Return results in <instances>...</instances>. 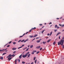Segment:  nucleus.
I'll list each match as a JSON object with an SVG mask.
<instances>
[{
    "mask_svg": "<svg viewBox=\"0 0 64 64\" xmlns=\"http://www.w3.org/2000/svg\"><path fill=\"white\" fill-rule=\"evenodd\" d=\"M21 41V40H20L18 41V42H20V41Z\"/></svg>",
    "mask_w": 64,
    "mask_h": 64,
    "instance_id": "nucleus-37",
    "label": "nucleus"
},
{
    "mask_svg": "<svg viewBox=\"0 0 64 64\" xmlns=\"http://www.w3.org/2000/svg\"><path fill=\"white\" fill-rule=\"evenodd\" d=\"M28 33H29V32H26V34H28Z\"/></svg>",
    "mask_w": 64,
    "mask_h": 64,
    "instance_id": "nucleus-43",
    "label": "nucleus"
},
{
    "mask_svg": "<svg viewBox=\"0 0 64 64\" xmlns=\"http://www.w3.org/2000/svg\"><path fill=\"white\" fill-rule=\"evenodd\" d=\"M42 43H43V44H46V42H43Z\"/></svg>",
    "mask_w": 64,
    "mask_h": 64,
    "instance_id": "nucleus-13",
    "label": "nucleus"
},
{
    "mask_svg": "<svg viewBox=\"0 0 64 64\" xmlns=\"http://www.w3.org/2000/svg\"><path fill=\"white\" fill-rule=\"evenodd\" d=\"M36 42L37 43H39V42H40V40H37L36 41Z\"/></svg>",
    "mask_w": 64,
    "mask_h": 64,
    "instance_id": "nucleus-21",
    "label": "nucleus"
},
{
    "mask_svg": "<svg viewBox=\"0 0 64 64\" xmlns=\"http://www.w3.org/2000/svg\"><path fill=\"white\" fill-rule=\"evenodd\" d=\"M59 39H60V36H59Z\"/></svg>",
    "mask_w": 64,
    "mask_h": 64,
    "instance_id": "nucleus-48",
    "label": "nucleus"
},
{
    "mask_svg": "<svg viewBox=\"0 0 64 64\" xmlns=\"http://www.w3.org/2000/svg\"><path fill=\"white\" fill-rule=\"evenodd\" d=\"M6 53H4L2 54V55H5V54H6Z\"/></svg>",
    "mask_w": 64,
    "mask_h": 64,
    "instance_id": "nucleus-26",
    "label": "nucleus"
},
{
    "mask_svg": "<svg viewBox=\"0 0 64 64\" xmlns=\"http://www.w3.org/2000/svg\"><path fill=\"white\" fill-rule=\"evenodd\" d=\"M34 29H36V27H34Z\"/></svg>",
    "mask_w": 64,
    "mask_h": 64,
    "instance_id": "nucleus-46",
    "label": "nucleus"
},
{
    "mask_svg": "<svg viewBox=\"0 0 64 64\" xmlns=\"http://www.w3.org/2000/svg\"><path fill=\"white\" fill-rule=\"evenodd\" d=\"M56 19H57V20H58L59 19V18H56Z\"/></svg>",
    "mask_w": 64,
    "mask_h": 64,
    "instance_id": "nucleus-55",
    "label": "nucleus"
},
{
    "mask_svg": "<svg viewBox=\"0 0 64 64\" xmlns=\"http://www.w3.org/2000/svg\"><path fill=\"white\" fill-rule=\"evenodd\" d=\"M40 47H41L40 46H36V48H37V49H39V48H40Z\"/></svg>",
    "mask_w": 64,
    "mask_h": 64,
    "instance_id": "nucleus-5",
    "label": "nucleus"
},
{
    "mask_svg": "<svg viewBox=\"0 0 64 64\" xmlns=\"http://www.w3.org/2000/svg\"><path fill=\"white\" fill-rule=\"evenodd\" d=\"M10 46V45H9L7 46V47H9Z\"/></svg>",
    "mask_w": 64,
    "mask_h": 64,
    "instance_id": "nucleus-40",
    "label": "nucleus"
},
{
    "mask_svg": "<svg viewBox=\"0 0 64 64\" xmlns=\"http://www.w3.org/2000/svg\"><path fill=\"white\" fill-rule=\"evenodd\" d=\"M38 36V34H35L34 36H33L34 38V37H37Z\"/></svg>",
    "mask_w": 64,
    "mask_h": 64,
    "instance_id": "nucleus-10",
    "label": "nucleus"
},
{
    "mask_svg": "<svg viewBox=\"0 0 64 64\" xmlns=\"http://www.w3.org/2000/svg\"><path fill=\"white\" fill-rule=\"evenodd\" d=\"M25 63V62H24L23 61L22 62V64H24Z\"/></svg>",
    "mask_w": 64,
    "mask_h": 64,
    "instance_id": "nucleus-30",
    "label": "nucleus"
},
{
    "mask_svg": "<svg viewBox=\"0 0 64 64\" xmlns=\"http://www.w3.org/2000/svg\"><path fill=\"white\" fill-rule=\"evenodd\" d=\"M56 31H57V30H54V31L55 32H56Z\"/></svg>",
    "mask_w": 64,
    "mask_h": 64,
    "instance_id": "nucleus-31",
    "label": "nucleus"
},
{
    "mask_svg": "<svg viewBox=\"0 0 64 64\" xmlns=\"http://www.w3.org/2000/svg\"><path fill=\"white\" fill-rule=\"evenodd\" d=\"M22 54L19 57V59H21V58H22Z\"/></svg>",
    "mask_w": 64,
    "mask_h": 64,
    "instance_id": "nucleus-6",
    "label": "nucleus"
},
{
    "mask_svg": "<svg viewBox=\"0 0 64 64\" xmlns=\"http://www.w3.org/2000/svg\"><path fill=\"white\" fill-rule=\"evenodd\" d=\"M34 28H32V30H34Z\"/></svg>",
    "mask_w": 64,
    "mask_h": 64,
    "instance_id": "nucleus-51",
    "label": "nucleus"
},
{
    "mask_svg": "<svg viewBox=\"0 0 64 64\" xmlns=\"http://www.w3.org/2000/svg\"><path fill=\"white\" fill-rule=\"evenodd\" d=\"M42 48H41L40 49V50H42Z\"/></svg>",
    "mask_w": 64,
    "mask_h": 64,
    "instance_id": "nucleus-42",
    "label": "nucleus"
},
{
    "mask_svg": "<svg viewBox=\"0 0 64 64\" xmlns=\"http://www.w3.org/2000/svg\"><path fill=\"white\" fill-rule=\"evenodd\" d=\"M31 64H34L33 62H32Z\"/></svg>",
    "mask_w": 64,
    "mask_h": 64,
    "instance_id": "nucleus-57",
    "label": "nucleus"
},
{
    "mask_svg": "<svg viewBox=\"0 0 64 64\" xmlns=\"http://www.w3.org/2000/svg\"><path fill=\"white\" fill-rule=\"evenodd\" d=\"M36 39H39V38H36Z\"/></svg>",
    "mask_w": 64,
    "mask_h": 64,
    "instance_id": "nucleus-58",
    "label": "nucleus"
},
{
    "mask_svg": "<svg viewBox=\"0 0 64 64\" xmlns=\"http://www.w3.org/2000/svg\"><path fill=\"white\" fill-rule=\"evenodd\" d=\"M0 59L1 60H3V57H1L0 58Z\"/></svg>",
    "mask_w": 64,
    "mask_h": 64,
    "instance_id": "nucleus-16",
    "label": "nucleus"
},
{
    "mask_svg": "<svg viewBox=\"0 0 64 64\" xmlns=\"http://www.w3.org/2000/svg\"><path fill=\"white\" fill-rule=\"evenodd\" d=\"M35 38H34L33 40H32V41H33L34 40H35Z\"/></svg>",
    "mask_w": 64,
    "mask_h": 64,
    "instance_id": "nucleus-47",
    "label": "nucleus"
},
{
    "mask_svg": "<svg viewBox=\"0 0 64 64\" xmlns=\"http://www.w3.org/2000/svg\"><path fill=\"white\" fill-rule=\"evenodd\" d=\"M64 24H63L62 25V27H64Z\"/></svg>",
    "mask_w": 64,
    "mask_h": 64,
    "instance_id": "nucleus-54",
    "label": "nucleus"
},
{
    "mask_svg": "<svg viewBox=\"0 0 64 64\" xmlns=\"http://www.w3.org/2000/svg\"><path fill=\"white\" fill-rule=\"evenodd\" d=\"M52 26V25L50 26V27H51Z\"/></svg>",
    "mask_w": 64,
    "mask_h": 64,
    "instance_id": "nucleus-63",
    "label": "nucleus"
},
{
    "mask_svg": "<svg viewBox=\"0 0 64 64\" xmlns=\"http://www.w3.org/2000/svg\"><path fill=\"white\" fill-rule=\"evenodd\" d=\"M16 50V48H12V50Z\"/></svg>",
    "mask_w": 64,
    "mask_h": 64,
    "instance_id": "nucleus-12",
    "label": "nucleus"
},
{
    "mask_svg": "<svg viewBox=\"0 0 64 64\" xmlns=\"http://www.w3.org/2000/svg\"><path fill=\"white\" fill-rule=\"evenodd\" d=\"M61 33L60 32H58V33L57 34H56V36H58V35H59V34H61Z\"/></svg>",
    "mask_w": 64,
    "mask_h": 64,
    "instance_id": "nucleus-8",
    "label": "nucleus"
},
{
    "mask_svg": "<svg viewBox=\"0 0 64 64\" xmlns=\"http://www.w3.org/2000/svg\"><path fill=\"white\" fill-rule=\"evenodd\" d=\"M14 54L12 55H11V56H12V57H14L15 56V54Z\"/></svg>",
    "mask_w": 64,
    "mask_h": 64,
    "instance_id": "nucleus-14",
    "label": "nucleus"
},
{
    "mask_svg": "<svg viewBox=\"0 0 64 64\" xmlns=\"http://www.w3.org/2000/svg\"><path fill=\"white\" fill-rule=\"evenodd\" d=\"M7 51H8V50H6L5 51V52H7Z\"/></svg>",
    "mask_w": 64,
    "mask_h": 64,
    "instance_id": "nucleus-61",
    "label": "nucleus"
},
{
    "mask_svg": "<svg viewBox=\"0 0 64 64\" xmlns=\"http://www.w3.org/2000/svg\"><path fill=\"white\" fill-rule=\"evenodd\" d=\"M39 52H36V54H38L39 53Z\"/></svg>",
    "mask_w": 64,
    "mask_h": 64,
    "instance_id": "nucleus-34",
    "label": "nucleus"
},
{
    "mask_svg": "<svg viewBox=\"0 0 64 64\" xmlns=\"http://www.w3.org/2000/svg\"><path fill=\"white\" fill-rule=\"evenodd\" d=\"M32 54H34V52H32Z\"/></svg>",
    "mask_w": 64,
    "mask_h": 64,
    "instance_id": "nucleus-53",
    "label": "nucleus"
},
{
    "mask_svg": "<svg viewBox=\"0 0 64 64\" xmlns=\"http://www.w3.org/2000/svg\"><path fill=\"white\" fill-rule=\"evenodd\" d=\"M11 55V54H10L8 56V57H9L8 58V60H9V61H10V60L12 59V57H11V56H12Z\"/></svg>",
    "mask_w": 64,
    "mask_h": 64,
    "instance_id": "nucleus-2",
    "label": "nucleus"
},
{
    "mask_svg": "<svg viewBox=\"0 0 64 64\" xmlns=\"http://www.w3.org/2000/svg\"><path fill=\"white\" fill-rule=\"evenodd\" d=\"M44 27V26H43L42 27V28H43Z\"/></svg>",
    "mask_w": 64,
    "mask_h": 64,
    "instance_id": "nucleus-59",
    "label": "nucleus"
},
{
    "mask_svg": "<svg viewBox=\"0 0 64 64\" xmlns=\"http://www.w3.org/2000/svg\"><path fill=\"white\" fill-rule=\"evenodd\" d=\"M57 28H58H58H59V27L58 26H57Z\"/></svg>",
    "mask_w": 64,
    "mask_h": 64,
    "instance_id": "nucleus-45",
    "label": "nucleus"
},
{
    "mask_svg": "<svg viewBox=\"0 0 64 64\" xmlns=\"http://www.w3.org/2000/svg\"><path fill=\"white\" fill-rule=\"evenodd\" d=\"M12 43L13 44L15 45V44H16V42H13Z\"/></svg>",
    "mask_w": 64,
    "mask_h": 64,
    "instance_id": "nucleus-17",
    "label": "nucleus"
},
{
    "mask_svg": "<svg viewBox=\"0 0 64 64\" xmlns=\"http://www.w3.org/2000/svg\"><path fill=\"white\" fill-rule=\"evenodd\" d=\"M32 52H34V53H35V52H36V50H33V51H32Z\"/></svg>",
    "mask_w": 64,
    "mask_h": 64,
    "instance_id": "nucleus-25",
    "label": "nucleus"
},
{
    "mask_svg": "<svg viewBox=\"0 0 64 64\" xmlns=\"http://www.w3.org/2000/svg\"><path fill=\"white\" fill-rule=\"evenodd\" d=\"M35 59H36V57H34V60H35Z\"/></svg>",
    "mask_w": 64,
    "mask_h": 64,
    "instance_id": "nucleus-35",
    "label": "nucleus"
},
{
    "mask_svg": "<svg viewBox=\"0 0 64 64\" xmlns=\"http://www.w3.org/2000/svg\"><path fill=\"white\" fill-rule=\"evenodd\" d=\"M28 50H29L28 48H27L26 50V51H28Z\"/></svg>",
    "mask_w": 64,
    "mask_h": 64,
    "instance_id": "nucleus-33",
    "label": "nucleus"
},
{
    "mask_svg": "<svg viewBox=\"0 0 64 64\" xmlns=\"http://www.w3.org/2000/svg\"><path fill=\"white\" fill-rule=\"evenodd\" d=\"M39 25L40 26H42V24H39Z\"/></svg>",
    "mask_w": 64,
    "mask_h": 64,
    "instance_id": "nucleus-41",
    "label": "nucleus"
},
{
    "mask_svg": "<svg viewBox=\"0 0 64 64\" xmlns=\"http://www.w3.org/2000/svg\"><path fill=\"white\" fill-rule=\"evenodd\" d=\"M12 42V41H10L9 42V44H10V43H11Z\"/></svg>",
    "mask_w": 64,
    "mask_h": 64,
    "instance_id": "nucleus-39",
    "label": "nucleus"
},
{
    "mask_svg": "<svg viewBox=\"0 0 64 64\" xmlns=\"http://www.w3.org/2000/svg\"><path fill=\"white\" fill-rule=\"evenodd\" d=\"M52 32H51L50 33V36H51L52 35Z\"/></svg>",
    "mask_w": 64,
    "mask_h": 64,
    "instance_id": "nucleus-27",
    "label": "nucleus"
},
{
    "mask_svg": "<svg viewBox=\"0 0 64 64\" xmlns=\"http://www.w3.org/2000/svg\"><path fill=\"white\" fill-rule=\"evenodd\" d=\"M27 56L26 54L24 55V54H23L22 56V57L23 58H25Z\"/></svg>",
    "mask_w": 64,
    "mask_h": 64,
    "instance_id": "nucleus-3",
    "label": "nucleus"
},
{
    "mask_svg": "<svg viewBox=\"0 0 64 64\" xmlns=\"http://www.w3.org/2000/svg\"><path fill=\"white\" fill-rule=\"evenodd\" d=\"M56 44V42H55V41L53 43V44H54V45H55V44Z\"/></svg>",
    "mask_w": 64,
    "mask_h": 64,
    "instance_id": "nucleus-24",
    "label": "nucleus"
},
{
    "mask_svg": "<svg viewBox=\"0 0 64 64\" xmlns=\"http://www.w3.org/2000/svg\"><path fill=\"white\" fill-rule=\"evenodd\" d=\"M48 40L47 41V42H50V40Z\"/></svg>",
    "mask_w": 64,
    "mask_h": 64,
    "instance_id": "nucleus-23",
    "label": "nucleus"
},
{
    "mask_svg": "<svg viewBox=\"0 0 64 64\" xmlns=\"http://www.w3.org/2000/svg\"><path fill=\"white\" fill-rule=\"evenodd\" d=\"M32 29L30 30H29V32H31V31H32Z\"/></svg>",
    "mask_w": 64,
    "mask_h": 64,
    "instance_id": "nucleus-36",
    "label": "nucleus"
},
{
    "mask_svg": "<svg viewBox=\"0 0 64 64\" xmlns=\"http://www.w3.org/2000/svg\"><path fill=\"white\" fill-rule=\"evenodd\" d=\"M33 45L30 46V48H32V47H33Z\"/></svg>",
    "mask_w": 64,
    "mask_h": 64,
    "instance_id": "nucleus-18",
    "label": "nucleus"
},
{
    "mask_svg": "<svg viewBox=\"0 0 64 64\" xmlns=\"http://www.w3.org/2000/svg\"><path fill=\"white\" fill-rule=\"evenodd\" d=\"M59 26H62V25L61 24H59Z\"/></svg>",
    "mask_w": 64,
    "mask_h": 64,
    "instance_id": "nucleus-52",
    "label": "nucleus"
},
{
    "mask_svg": "<svg viewBox=\"0 0 64 64\" xmlns=\"http://www.w3.org/2000/svg\"><path fill=\"white\" fill-rule=\"evenodd\" d=\"M62 47V48H64V45H63Z\"/></svg>",
    "mask_w": 64,
    "mask_h": 64,
    "instance_id": "nucleus-44",
    "label": "nucleus"
},
{
    "mask_svg": "<svg viewBox=\"0 0 64 64\" xmlns=\"http://www.w3.org/2000/svg\"><path fill=\"white\" fill-rule=\"evenodd\" d=\"M63 39H64V37H62V40H60V42H58V45H60V44L62 46L63 45V43H64V40Z\"/></svg>",
    "mask_w": 64,
    "mask_h": 64,
    "instance_id": "nucleus-1",
    "label": "nucleus"
},
{
    "mask_svg": "<svg viewBox=\"0 0 64 64\" xmlns=\"http://www.w3.org/2000/svg\"><path fill=\"white\" fill-rule=\"evenodd\" d=\"M45 30H43L42 32V34H43V32H44V31H45Z\"/></svg>",
    "mask_w": 64,
    "mask_h": 64,
    "instance_id": "nucleus-19",
    "label": "nucleus"
},
{
    "mask_svg": "<svg viewBox=\"0 0 64 64\" xmlns=\"http://www.w3.org/2000/svg\"><path fill=\"white\" fill-rule=\"evenodd\" d=\"M29 46H28V47H29Z\"/></svg>",
    "mask_w": 64,
    "mask_h": 64,
    "instance_id": "nucleus-62",
    "label": "nucleus"
},
{
    "mask_svg": "<svg viewBox=\"0 0 64 64\" xmlns=\"http://www.w3.org/2000/svg\"><path fill=\"white\" fill-rule=\"evenodd\" d=\"M57 25H56L55 26V28H57Z\"/></svg>",
    "mask_w": 64,
    "mask_h": 64,
    "instance_id": "nucleus-28",
    "label": "nucleus"
},
{
    "mask_svg": "<svg viewBox=\"0 0 64 64\" xmlns=\"http://www.w3.org/2000/svg\"><path fill=\"white\" fill-rule=\"evenodd\" d=\"M25 35V34H24L22 36H20V38H21V37H22L23 36H24Z\"/></svg>",
    "mask_w": 64,
    "mask_h": 64,
    "instance_id": "nucleus-9",
    "label": "nucleus"
},
{
    "mask_svg": "<svg viewBox=\"0 0 64 64\" xmlns=\"http://www.w3.org/2000/svg\"><path fill=\"white\" fill-rule=\"evenodd\" d=\"M9 57V56H8L6 57V58H8Z\"/></svg>",
    "mask_w": 64,
    "mask_h": 64,
    "instance_id": "nucleus-64",
    "label": "nucleus"
},
{
    "mask_svg": "<svg viewBox=\"0 0 64 64\" xmlns=\"http://www.w3.org/2000/svg\"><path fill=\"white\" fill-rule=\"evenodd\" d=\"M6 45H7V44H6V45L4 46V47H5V46H6Z\"/></svg>",
    "mask_w": 64,
    "mask_h": 64,
    "instance_id": "nucleus-60",
    "label": "nucleus"
},
{
    "mask_svg": "<svg viewBox=\"0 0 64 64\" xmlns=\"http://www.w3.org/2000/svg\"><path fill=\"white\" fill-rule=\"evenodd\" d=\"M18 62H20V60H19V59H18Z\"/></svg>",
    "mask_w": 64,
    "mask_h": 64,
    "instance_id": "nucleus-38",
    "label": "nucleus"
},
{
    "mask_svg": "<svg viewBox=\"0 0 64 64\" xmlns=\"http://www.w3.org/2000/svg\"><path fill=\"white\" fill-rule=\"evenodd\" d=\"M24 41H25V40H23L21 41V42H24Z\"/></svg>",
    "mask_w": 64,
    "mask_h": 64,
    "instance_id": "nucleus-29",
    "label": "nucleus"
},
{
    "mask_svg": "<svg viewBox=\"0 0 64 64\" xmlns=\"http://www.w3.org/2000/svg\"><path fill=\"white\" fill-rule=\"evenodd\" d=\"M29 37L30 38H32V37H33V36H29Z\"/></svg>",
    "mask_w": 64,
    "mask_h": 64,
    "instance_id": "nucleus-15",
    "label": "nucleus"
},
{
    "mask_svg": "<svg viewBox=\"0 0 64 64\" xmlns=\"http://www.w3.org/2000/svg\"><path fill=\"white\" fill-rule=\"evenodd\" d=\"M24 46V45L23 44V45L22 46L18 48V49H20V48H22V47H23V46Z\"/></svg>",
    "mask_w": 64,
    "mask_h": 64,
    "instance_id": "nucleus-7",
    "label": "nucleus"
},
{
    "mask_svg": "<svg viewBox=\"0 0 64 64\" xmlns=\"http://www.w3.org/2000/svg\"><path fill=\"white\" fill-rule=\"evenodd\" d=\"M16 53V51H14L13 52V53Z\"/></svg>",
    "mask_w": 64,
    "mask_h": 64,
    "instance_id": "nucleus-56",
    "label": "nucleus"
},
{
    "mask_svg": "<svg viewBox=\"0 0 64 64\" xmlns=\"http://www.w3.org/2000/svg\"><path fill=\"white\" fill-rule=\"evenodd\" d=\"M7 48H6V49H3L2 50H0V52L2 51H4V50H7Z\"/></svg>",
    "mask_w": 64,
    "mask_h": 64,
    "instance_id": "nucleus-4",
    "label": "nucleus"
},
{
    "mask_svg": "<svg viewBox=\"0 0 64 64\" xmlns=\"http://www.w3.org/2000/svg\"><path fill=\"white\" fill-rule=\"evenodd\" d=\"M28 40H29V39H28L26 40L24 42V43H25L26 41H28Z\"/></svg>",
    "mask_w": 64,
    "mask_h": 64,
    "instance_id": "nucleus-11",
    "label": "nucleus"
},
{
    "mask_svg": "<svg viewBox=\"0 0 64 64\" xmlns=\"http://www.w3.org/2000/svg\"><path fill=\"white\" fill-rule=\"evenodd\" d=\"M30 54H29L28 55V58H29V57H30Z\"/></svg>",
    "mask_w": 64,
    "mask_h": 64,
    "instance_id": "nucleus-22",
    "label": "nucleus"
},
{
    "mask_svg": "<svg viewBox=\"0 0 64 64\" xmlns=\"http://www.w3.org/2000/svg\"><path fill=\"white\" fill-rule=\"evenodd\" d=\"M29 54V52H27L26 53V54L27 56V55H28V54Z\"/></svg>",
    "mask_w": 64,
    "mask_h": 64,
    "instance_id": "nucleus-20",
    "label": "nucleus"
},
{
    "mask_svg": "<svg viewBox=\"0 0 64 64\" xmlns=\"http://www.w3.org/2000/svg\"><path fill=\"white\" fill-rule=\"evenodd\" d=\"M50 35V34H47V36H49V35Z\"/></svg>",
    "mask_w": 64,
    "mask_h": 64,
    "instance_id": "nucleus-49",
    "label": "nucleus"
},
{
    "mask_svg": "<svg viewBox=\"0 0 64 64\" xmlns=\"http://www.w3.org/2000/svg\"><path fill=\"white\" fill-rule=\"evenodd\" d=\"M36 61H37L36 60L35 61H34V63L36 64Z\"/></svg>",
    "mask_w": 64,
    "mask_h": 64,
    "instance_id": "nucleus-32",
    "label": "nucleus"
},
{
    "mask_svg": "<svg viewBox=\"0 0 64 64\" xmlns=\"http://www.w3.org/2000/svg\"><path fill=\"white\" fill-rule=\"evenodd\" d=\"M52 24V22H50V23H49V24Z\"/></svg>",
    "mask_w": 64,
    "mask_h": 64,
    "instance_id": "nucleus-50",
    "label": "nucleus"
}]
</instances>
